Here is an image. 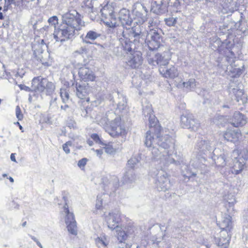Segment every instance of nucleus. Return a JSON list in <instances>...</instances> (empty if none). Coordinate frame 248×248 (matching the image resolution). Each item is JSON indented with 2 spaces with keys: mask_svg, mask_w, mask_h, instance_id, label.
<instances>
[{
  "mask_svg": "<svg viewBox=\"0 0 248 248\" xmlns=\"http://www.w3.org/2000/svg\"><path fill=\"white\" fill-rule=\"evenodd\" d=\"M245 167V163L244 162H241L236 157L232 162V164L230 168V171L232 174L237 175L243 171Z\"/></svg>",
  "mask_w": 248,
  "mask_h": 248,
  "instance_id": "14",
  "label": "nucleus"
},
{
  "mask_svg": "<svg viewBox=\"0 0 248 248\" xmlns=\"http://www.w3.org/2000/svg\"><path fill=\"white\" fill-rule=\"evenodd\" d=\"M17 125H19H19H20L18 122H17Z\"/></svg>",
  "mask_w": 248,
  "mask_h": 248,
  "instance_id": "51",
  "label": "nucleus"
},
{
  "mask_svg": "<svg viewBox=\"0 0 248 248\" xmlns=\"http://www.w3.org/2000/svg\"><path fill=\"white\" fill-rule=\"evenodd\" d=\"M9 179L11 183H13V182H14V179H13V178L12 177H10L9 178Z\"/></svg>",
  "mask_w": 248,
  "mask_h": 248,
  "instance_id": "44",
  "label": "nucleus"
},
{
  "mask_svg": "<svg viewBox=\"0 0 248 248\" xmlns=\"http://www.w3.org/2000/svg\"><path fill=\"white\" fill-rule=\"evenodd\" d=\"M101 12L102 20L107 27L113 28L117 26L115 12L112 5H105Z\"/></svg>",
  "mask_w": 248,
  "mask_h": 248,
  "instance_id": "4",
  "label": "nucleus"
},
{
  "mask_svg": "<svg viewBox=\"0 0 248 248\" xmlns=\"http://www.w3.org/2000/svg\"><path fill=\"white\" fill-rule=\"evenodd\" d=\"M150 129L146 133L145 144L147 147H150L153 145L155 137L160 138L162 130V127L157 120L155 122L150 120Z\"/></svg>",
  "mask_w": 248,
  "mask_h": 248,
  "instance_id": "5",
  "label": "nucleus"
},
{
  "mask_svg": "<svg viewBox=\"0 0 248 248\" xmlns=\"http://www.w3.org/2000/svg\"><path fill=\"white\" fill-rule=\"evenodd\" d=\"M72 145V142L71 141H67L66 143L63 144L62 148L63 151L66 154H69L70 152V150L69 148V146Z\"/></svg>",
  "mask_w": 248,
  "mask_h": 248,
  "instance_id": "32",
  "label": "nucleus"
},
{
  "mask_svg": "<svg viewBox=\"0 0 248 248\" xmlns=\"http://www.w3.org/2000/svg\"><path fill=\"white\" fill-rule=\"evenodd\" d=\"M95 243L98 248L102 247H106L108 244V242L107 240L105 237H97L95 239Z\"/></svg>",
  "mask_w": 248,
  "mask_h": 248,
  "instance_id": "22",
  "label": "nucleus"
},
{
  "mask_svg": "<svg viewBox=\"0 0 248 248\" xmlns=\"http://www.w3.org/2000/svg\"><path fill=\"white\" fill-rule=\"evenodd\" d=\"M19 127L20 130H22L23 127H22V126L21 125H19Z\"/></svg>",
  "mask_w": 248,
  "mask_h": 248,
  "instance_id": "48",
  "label": "nucleus"
},
{
  "mask_svg": "<svg viewBox=\"0 0 248 248\" xmlns=\"http://www.w3.org/2000/svg\"><path fill=\"white\" fill-rule=\"evenodd\" d=\"M91 139L95 143H101V139L97 134L93 133L91 135Z\"/></svg>",
  "mask_w": 248,
  "mask_h": 248,
  "instance_id": "31",
  "label": "nucleus"
},
{
  "mask_svg": "<svg viewBox=\"0 0 248 248\" xmlns=\"http://www.w3.org/2000/svg\"><path fill=\"white\" fill-rule=\"evenodd\" d=\"M195 83L196 81L195 79H190L187 81L184 82L183 83V85L184 87L190 89L191 87L195 86Z\"/></svg>",
  "mask_w": 248,
  "mask_h": 248,
  "instance_id": "24",
  "label": "nucleus"
},
{
  "mask_svg": "<svg viewBox=\"0 0 248 248\" xmlns=\"http://www.w3.org/2000/svg\"><path fill=\"white\" fill-rule=\"evenodd\" d=\"M233 153H236L238 155L241 154V151L238 149H235L233 151Z\"/></svg>",
  "mask_w": 248,
  "mask_h": 248,
  "instance_id": "39",
  "label": "nucleus"
},
{
  "mask_svg": "<svg viewBox=\"0 0 248 248\" xmlns=\"http://www.w3.org/2000/svg\"><path fill=\"white\" fill-rule=\"evenodd\" d=\"M120 220V218H107L106 221L108 228L112 230L116 229L117 232V231H122L119 227Z\"/></svg>",
  "mask_w": 248,
  "mask_h": 248,
  "instance_id": "17",
  "label": "nucleus"
},
{
  "mask_svg": "<svg viewBox=\"0 0 248 248\" xmlns=\"http://www.w3.org/2000/svg\"><path fill=\"white\" fill-rule=\"evenodd\" d=\"M137 248H139L138 247H137Z\"/></svg>",
  "mask_w": 248,
  "mask_h": 248,
  "instance_id": "54",
  "label": "nucleus"
},
{
  "mask_svg": "<svg viewBox=\"0 0 248 248\" xmlns=\"http://www.w3.org/2000/svg\"><path fill=\"white\" fill-rule=\"evenodd\" d=\"M26 221H25L23 223L22 225L23 227H25L26 226Z\"/></svg>",
  "mask_w": 248,
  "mask_h": 248,
  "instance_id": "47",
  "label": "nucleus"
},
{
  "mask_svg": "<svg viewBox=\"0 0 248 248\" xmlns=\"http://www.w3.org/2000/svg\"><path fill=\"white\" fill-rule=\"evenodd\" d=\"M124 48L125 50H127L129 52H131L132 51V48L128 46L127 47L125 46H124Z\"/></svg>",
  "mask_w": 248,
  "mask_h": 248,
  "instance_id": "41",
  "label": "nucleus"
},
{
  "mask_svg": "<svg viewBox=\"0 0 248 248\" xmlns=\"http://www.w3.org/2000/svg\"><path fill=\"white\" fill-rule=\"evenodd\" d=\"M30 236L31 238L36 243L38 241L37 238H36L34 236L30 235Z\"/></svg>",
  "mask_w": 248,
  "mask_h": 248,
  "instance_id": "42",
  "label": "nucleus"
},
{
  "mask_svg": "<svg viewBox=\"0 0 248 248\" xmlns=\"http://www.w3.org/2000/svg\"><path fill=\"white\" fill-rule=\"evenodd\" d=\"M233 73H235V75L233 76V77H239L242 74V70L240 69H234L233 70Z\"/></svg>",
  "mask_w": 248,
  "mask_h": 248,
  "instance_id": "35",
  "label": "nucleus"
},
{
  "mask_svg": "<svg viewBox=\"0 0 248 248\" xmlns=\"http://www.w3.org/2000/svg\"><path fill=\"white\" fill-rule=\"evenodd\" d=\"M159 247L163 248H170V244L166 243L165 241H157Z\"/></svg>",
  "mask_w": 248,
  "mask_h": 248,
  "instance_id": "33",
  "label": "nucleus"
},
{
  "mask_svg": "<svg viewBox=\"0 0 248 248\" xmlns=\"http://www.w3.org/2000/svg\"><path fill=\"white\" fill-rule=\"evenodd\" d=\"M165 22L167 25L169 27L174 26L177 22V19L173 17H170L167 18H165Z\"/></svg>",
  "mask_w": 248,
  "mask_h": 248,
  "instance_id": "25",
  "label": "nucleus"
},
{
  "mask_svg": "<svg viewBox=\"0 0 248 248\" xmlns=\"http://www.w3.org/2000/svg\"><path fill=\"white\" fill-rule=\"evenodd\" d=\"M90 93V87L88 84L86 85L78 83L76 84V94L82 101L89 102Z\"/></svg>",
  "mask_w": 248,
  "mask_h": 248,
  "instance_id": "7",
  "label": "nucleus"
},
{
  "mask_svg": "<svg viewBox=\"0 0 248 248\" xmlns=\"http://www.w3.org/2000/svg\"><path fill=\"white\" fill-rule=\"evenodd\" d=\"M229 123L234 127H242L247 124V118L244 114L236 111L229 118Z\"/></svg>",
  "mask_w": 248,
  "mask_h": 248,
  "instance_id": "6",
  "label": "nucleus"
},
{
  "mask_svg": "<svg viewBox=\"0 0 248 248\" xmlns=\"http://www.w3.org/2000/svg\"><path fill=\"white\" fill-rule=\"evenodd\" d=\"M233 93H234L235 99L237 102L241 101L242 104L246 102L247 97L244 92L242 90L233 89Z\"/></svg>",
  "mask_w": 248,
  "mask_h": 248,
  "instance_id": "18",
  "label": "nucleus"
},
{
  "mask_svg": "<svg viewBox=\"0 0 248 248\" xmlns=\"http://www.w3.org/2000/svg\"><path fill=\"white\" fill-rule=\"evenodd\" d=\"M1 7H0V11L1 10Z\"/></svg>",
  "mask_w": 248,
  "mask_h": 248,
  "instance_id": "53",
  "label": "nucleus"
},
{
  "mask_svg": "<svg viewBox=\"0 0 248 248\" xmlns=\"http://www.w3.org/2000/svg\"><path fill=\"white\" fill-rule=\"evenodd\" d=\"M1 100L0 99V104H1Z\"/></svg>",
  "mask_w": 248,
  "mask_h": 248,
  "instance_id": "52",
  "label": "nucleus"
},
{
  "mask_svg": "<svg viewBox=\"0 0 248 248\" xmlns=\"http://www.w3.org/2000/svg\"><path fill=\"white\" fill-rule=\"evenodd\" d=\"M78 76L79 79L84 82H93L95 81L96 76L89 68L82 66L79 68Z\"/></svg>",
  "mask_w": 248,
  "mask_h": 248,
  "instance_id": "8",
  "label": "nucleus"
},
{
  "mask_svg": "<svg viewBox=\"0 0 248 248\" xmlns=\"http://www.w3.org/2000/svg\"><path fill=\"white\" fill-rule=\"evenodd\" d=\"M99 36V35L95 31H90L87 32L86 38L91 40H94Z\"/></svg>",
  "mask_w": 248,
  "mask_h": 248,
  "instance_id": "26",
  "label": "nucleus"
},
{
  "mask_svg": "<svg viewBox=\"0 0 248 248\" xmlns=\"http://www.w3.org/2000/svg\"><path fill=\"white\" fill-rule=\"evenodd\" d=\"M31 88L35 92L45 93L47 95H50L54 92L55 85L47 78L38 76L32 79Z\"/></svg>",
  "mask_w": 248,
  "mask_h": 248,
  "instance_id": "3",
  "label": "nucleus"
},
{
  "mask_svg": "<svg viewBox=\"0 0 248 248\" xmlns=\"http://www.w3.org/2000/svg\"><path fill=\"white\" fill-rule=\"evenodd\" d=\"M62 213L66 217H73L74 216L72 210L69 209L67 203H65L63 206Z\"/></svg>",
  "mask_w": 248,
  "mask_h": 248,
  "instance_id": "23",
  "label": "nucleus"
},
{
  "mask_svg": "<svg viewBox=\"0 0 248 248\" xmlns=\"http://www.w3.org/2000/svg\"><path fill=\"white\" fill-rule=\"evenodd\" d=\"M223 136L224 139L227 141L236 143L241 139L242 134L239 129H229L224 132Z\"/></svg>",
  "mask_w": 248,
  "mask_h": 248,
  "instance_id": "12",
  "label": "nucleus"
},
{
  "mask_svg": "<svg viewBox=\"0 0 248 248\" xmlns=\"http://www.w3.org/2000/svg\"><path fill=\"white\" fill-rule=\"evenodd\" d=\"M10 158H11V159L13 161L16 162V157H15V154H14V153L11 154Z\"/></svg>",
  "mask_w": 248,
  "mask_h": 248,
  "instance_id": "38",
  "label": "nucleus"
},
{
  "mask_svg": "<svg viewBox=\"0 0 248 248\" xmlns=\"http://www.w3.org/2000/svg\"><path fill=\"white\" fill-rule=\"evenodd\" d=\"M65 222L68 232L73 235H77V222L75 218H65Z\"/></svg>",
  "mask_w": 248,
  "mask_h": 248,
  "instance_id": "15",
  "label": "nucleus"
},
{
  "mask_svg": "<svg viewBox=\"0 0 248 248\" xmlns=\"http://www.w3.org/2000/svg\"><path fill=\"white\" fill-rule=\"evenodd\" d=\"M223 107H224V108H229V107H228V106H223Z\"/></svg>",
  "mask_w": 248,
  "mask_h": 248,
  "instance_id": "50",
  "label": "nucleus"
},
{
  "mask_svg": "<svg viewBox=\"0 0 248 248\" xmlns=\"http://www.w3.org/2000/svg\"><path fill=\"white\" fill-rule=\"evenodd\" d=\"M29 0H21V2L23 3V2H29Z\"/></svg>",
  "mask_w": 248,
  "mask_h": 248,
  "instance_id": "46",
  "label": "nucleus"
},
{
  "mask_svg": "<svg viewBox=\"0 0 248 248\" xmlns=\"http://www.w3.org/2000/svg\"><path fill=\"white\" fill-rule=\"evenodd\" d=\"M18 86L21 90H24L27 92H30L31 91V89L30 87L24 84H19Z\"/></svg>",
  "mask_w": 248,
  "mask_h": 248,
  "instance_id": "34",
  "label": "nucleus"
},
{
  "mask_svg": "<svg viewBox=\"0 0 248 248\" xmlns=\"http://www.w3.org/2000/svg\"><path fill=\"white\" fill-rule=\"evenodd\" d=\"M69 107L68 105L65 104L64 106H61V108L64 110H66L67 108H68Z\"/></svg>",
  "mask_w": 248,
  "mask_h": 248,
  "instance_id": "40",
  "label": "nucleus"
},
{
  "mask_svg": "<svg viewBox=\"0 0 248 248\" xmlns=\"http://www.w3.org/2000/svg\"><path fill=\"white\" fill-rule=\"evenodd\" d=\"M104 129L113 138H125L128 133L124 122L120 118H116L107 124Z\"/></svg>",
  "mask_w": 248,
  "mask_h": 248,
  "instance_id": "2",
  "label": "nucleus"
},
{
  "mask_svg": "<svg viewBox=\"0 0 248 248\" xmlns=\"http://www.w3.org/2000/svg\"><path fill=\"white\" fill-rule=\"evenodd\" d=\"M230 238L227 235V237H221L218 242L217 246L220 248H227L229 245Z\"/></svg>",
  "mask_w": 248,
  "mask_h": 248,
  "instance_id": "21",
  "label": "nucleus"
},
{
  "mask_svg": "<svg viewBox=\"0 0 248 248\" xmlns=\"http://www.w3.org/2000/svg\"><path fill=\"white\" fill-rule=\"evenodd\" d=\"M119 19L122 24L124 26L128 25L130 26L131 24L132 20L129 17V14H124L122 15V11L120 12V16Z\"/></svg>",
  "mask_w": 248,
  "mask_h": 248,
  "instance_id": "20",
  "label": "nucleus"
},
{
  "mask_svg": "<svg viewBox=\"0 0 248 248\" xmlns=\"http://www.w3.org/2000/svg\"><path fill=\"white\" fill-rule=\"evenodd\" d=\"M217 220V224L222 230L230 231L232 228V222L230 218H218Z\"/></svg>",
  "mask_w": 248,
  "mask_h": 248,
  "instance_id": "16",
  "label": "nucleus"
},
{
  "mask_svg": "<svg viewBox=\"0 0 248 248\" xmlns=\"http://www.w3.org/2000/svg\"><path fill=\"white\" fill-rule=\"evenodd\" d=\"M104 149L107 154H113L116 152V149L113 148L112 145L110 144H106Z\"/></svg>",
  "mask_w": 248,
  "mask_h": 248,
  "instance_id": "27",
  "label": "nucleus"
},
{
  "mask_svg": "<svg viewBox=\"0 0 248 248\" xmlns=\"http://www.w3.org/2000/svg\"><path fill=\"white\" fill-rule=\"evenodd\" d=\"M7 174H3L2 175V176H3V177H7Z\"/></svg>",
  "mask_w": 248,
  "mask_h": 248,
  "instance_id": "49",
  "label": "nucleus"
},
{
  "mask_svg": "<svg viewBox=\"0 0 248 248\" xmlns=\"http://www.w3.org/2000/svg\"><path fill=\"white\" fill-rule=\"evenodd\" d=\"M74 13H66L62 16L60 27L55 29L53 35L57 42H64L72 38L76 31H78L84 26L80 15L76 11Z\"/></svg>",
  "mask_w": 248,
  "mask_h": 248,
  "instance_id": "1",
  "label": "nucleus"
},
{
  "mask_svg": "<svg viewBox=\"0 0 248 248\" xmlns=\"http://www.w3.org/2000/svg\"><path fill=\"white\" fill-rule=\"evenodd\" d=\"M36 244L40 248H43L42 244L40 243V242L38 241L37 242H36Z\"/></svg>",
  "mask_w": 248,
  "mask_h": 248,
  "instance_id": "43",
  "label": "nucleus"
},
{
  "mask_svg": "<svg viewBox=\"0 0 248 248\" xmlns=\"http://www.w3.org/2000/svg\"><path fill=\"white\" fill-rule=\"evenodd\" d=\"M118 242L116 244V248H130L131 246L128 242L132 237L127 234L124 231H118L116 234Z\"/></svg>",
  "mask_w": 248,
  "mask_h": 248,
  "instance_id": "10",
  "label": "nucleus"
},
{
  "mask_svg": "<svg viewBox=\"0 0 248 248\" xmlns=\"http://www.w3.org/2000/svg\"><path fill=\"white\" fill-rule=\"evenodd\" d=\"M60 93L62 102L65 104L68 103L70 100L69 90L65 88H61Z\"/></svg>",
  "mask_w": 248,
  "mask_h": 248,
  "instance_id": "19",
  "label": "nucleus"
},
{
  "mask_svg": "<svg viewBox=\"0 0 248 248\" xmlns=\"http://www.w3.org/2000/svg\"><path fill=\"white\" fill-rule=\"evenodd\" d=\"M148 36L151 40L149 41L148 46L150 49H155L158 48L161 43V36L155 30L150 29L148 32Z\"/></svg>",
  "mask_w": 248,
  "mask_h": 248,
  "instance_id": "9",
  "label": "nucleus"
},
{
  "mask_svg": "<svg viewBox=\"0 0 248 248\" xmlns=\"http://www.w3.org/2000/svg\"><path fill=\"white\" fill-rule=\"evenodd\" d=\"M143 62L142 53L140 51H134L132 54V57L128 61L129 66L135 69L140 66Z\"/></svg>",
  "mask_w": 248,
  "mask_h": 248,
  "instance_id": "13",
  "label": "nucleus"
},
{
  "mask_svg": "<svg viewBox=\"0 0 248 248\" xmlns=\"http://www.w3.org/2000/svg\"><path fill=\"white\" fill-rule=\"evenodd\" d=\"M95 152H96L97 155L100 157L101 156L103 153V149H97L95 150Z\"/></svg>",
  "mask_w": 248,
  "mask_h": 248,
  "instance_id": "36",
  "label": "nucleus"
},
{
  "mask_svg": "<svg viewBox=\"0 0 248 248\" xmlns=\"http://www.w3.org/2000/svg\"><path fill=\"white\" fill-rule=\"evenodd\" d=\"M58 18L56 16H51L48 19L49 24L52 26H54L55 27L58 25Z\"/></svg>",
  "mask_w": 248,
  "mask_h": 248,
  "instance_id": "28",
  "label": "nucleus"
},
{
  "mask_svg": "<svg viewBox=\"0 0 248 248\" xmlns=\"http://www.w3.org/2000/svg\"><path fill=\"white\" fill-rule=\"evenodd\" d=\"M87 143L90 146H93V140H91L90 139H89L87 140Z\"/></svg>",
  "mask_w": 248,
  "mask_h": 248,
  "instance_id": "37",
  "label": "nucleus"
},
{
  "mask_svg": "<svg viewBox=\"0 0 248 248\" xmlns=\"http://www.w3.org/2000/svg\"><path fill=\"white\" fill-rule=\"evenodd\" d=\"M88 159L86 158H83L79 160L78 163V166L82 170H84L85 166L87 164Z\"/></svg>",
  "mask_w": 248,
  "mask_h": 248,
  "instance_id": "29",
  "label": "nucleus"
},
{
  "mask_svg": "<svg viewBox=\"0 0 248 248\" xmlns=\"http://www.w3.org/2000/svg\"><path fill=\"white\" fill-rule=\"evenodd\" d=\"M0 19H3V16L2 14L1 13H0Z\"/></svg>",
  "mask_w": 248,
  "mask_h": 248,
  "instance_id": "45",
  "label": "nucleus"
},
{
  "mask_svg": "<svg viewBox=\"0 0 248 248\" xmlns=\"http://www.w3.org/2000/svg\"><path fill=\"white\" fill-rule=\"evenodd\" d=\"M159 72L162 77L166 78H174L178 76L177 69L174 66L169 68L166 64H160Z\"/></svg>",
  "mask_w": 248,
  "mask_h": 248,
  "instance_id": "11",
  "label": "nucleus"
},
{
  "mask_svg": "<svg viewBox=\"0 0 248 248\" xmlns=\"http://www.w3.org/2000/svg\"><path fill=\"white\" fill-rule=\"evenodd\" d=\"M16 116L18 120L21 121L23 119V115L22 113L21 109L18 106H16Z\"/></svg>",
  "mask_w": 248,
  "mask_h": 248,
  "instance_id": "30",
  "label": "nucleus"
}]
</instances>
